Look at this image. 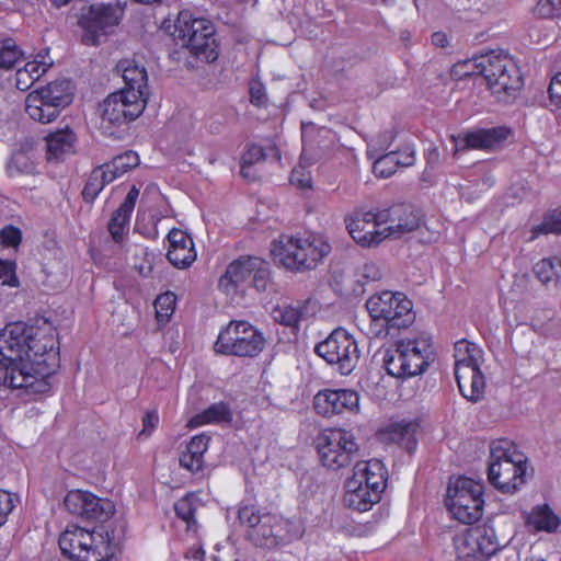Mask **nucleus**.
<instances>
[{"label": "nucleus", "instance_id": "1", "mask_svg": "<svg viewBox=\"0 0 561 561\" xmlns=\"http://www.w3.org/2000/svg\"><path fill=\"white\" fill-rule=\"evenodd\" d=\"M59 367L56 340L48 325L10 323L0 331V386L28 393L50 391V377Z\"/></svg>", "mask_w": 561, "mask_h": 561}, {"label": "nucleus", "instance_id": "2", "mask_svg": "<svg viewBox=\"0 0 561 561\" xmlns=\"http://www.w3.org/2000/svg\"><path fill=\"white\" fill-rule=\"evenodd\" d=\"M387 470L378 459L356 461L345 481L343 502L348 508L366 512L378 503L386 489Z\"/></svg>", "mask_w": 561, "mask_h": 561}, {"label": "nucleus", "instance_id": "3", "mask_svg": "<svg viewBox=\"0 0 561 561\" xmlns=\"http://www.w3.org/2000/svg\"><path fill=\"white\" fill-rule=\"evenodd\" d=\"M331 245L321 236L282 234L273 243L272 254L284 267L294 272L313 270L330 254Z\"/></svg>", "mask_w": 561, "mask_h": 561}, {"label": "nucleus", "instance_id": "4", "mask_svg": "<svg viewBox=\"0 0 561 561\" xmlns=\"http://www.w3.org/2000/svg\"><path fill=\"white\" fill-rule=\"evenodd\" d=\"M434 360V346L427 335L402 339L385 351L382 362L387 373L396 378L423 374Z\"/></svg>", "mask_w": 561, "mask_h": 561}, {"label": "nucleus", "instance_id": "5", "mask_svg": "<svg viewBox=\"0 0 561 561\" xmlns=\"http://www.w3.org/2000/svg\"><path fill=\"white\" fill-rule=\"evenodd\" d=\"M527 458L508 440L492 443L488 480L502 493H514L525 483Z\"/></svg>", "mask_w": 561, "mask_h": 561}, {"label": "nucleus", "instance_id": "6", "mask_svg": "<svg viewBox=\"0 0 561 561\" xmlns=\"http://www.w3.org/2000/svg\"><path fill=\"white\" fill-rule=\"evenodd\" d=\"M58 543L62 554L76 561H108L114 556L110 533L103 527L91 531L69 526L59 536Z\"/></svg>", "mask_w": 561, "mask_h": 561}, {"label": "nucleus", "instance_id": "7", "mask_svg": "<svg viewBox=\"0 0 561 561\" xmlns=\"http://www.w3.org/2000/svg\"><path fill=\"white\" fill-rule=\"evenodd\" d=\"M460 67L467 68L460 76L472 75L473 69H477L483 76L488 88L495 95L511 94L512 91L522 87L518 68L507 55L501 53L491 51L473 60H466L456 65V68Z\"/></svg>", "mask_w": 561, "mask_h": 561}, {"label": "nucleus", "instance_id": "8", "mask_svg": "<svg viewBox=\"0 0 561 561\" xmlns=\"http://www.w3.org/2000/svg\"><path fill=\"white\" fill-rule=\"evenodd\" d=\"M172 35L178 44L207 62L215 61L219 56L215 27L206 19H193L190 12L182 11Z\"/></svg>", "mask_w": 561, "mask_h": 561}, {"label": "nucleus", "instance_id": "9", "mask_svg": "<svg viewBox=\"0 0 561 561\" xmlns=\"http://www.w3.org/2000/svg\"><path fill=\"white\" fill-rule=\"evenodd\" d=\"M483 490L481 481L468 477L450 480L447 489L446 506L455 519L471 525L483 514Z\"/></svg>", "mask_w": 561, "mask_h": 561}, {"label": "nucleus", "instance_id": "10", "mask_svg": "<svg viewBox=\"0 0 561 561\" xmlns=\"http://www.w3.org/2000/svg\"><path fill=\"white\" fill-rule=\"evenodd\" d=\"M251 278V285L257 291H266L271 285L268 262L253 256L242 255L232 261L218 280V288L226 295H234Z\"/></svg>", "mask_w": 561, "mask_h": 561}, {"label": "nucleus", "instance_id": "11", "mask_svg": "<svg viewBox=\"0 0 561 561\" xmlns=\"http://www.w3.org/2000/svg\"><path fill=\"white\" fill-rule=\"evenodd\" d=\"M71 102L70 81H54L28 93L25 100V112L33 121L48 124L55 121L61 110Z\"/></svg>", "mask_w": 561, "mask_h": 561}, {"label": "nucleus", "instance_id": "12", "mask_svg": "<svg viewBox=\"0 0 561 561\" xmlns=\"http://www.w3.org/2000/svg\"><path fill=\"white\" fill-rule=\"evenodd\" d=\"M265 344L263 334L250 322L232 320L224 328L215 342L216 353L238 357H254Z\"/></svg>", "mask_w": 561, "mask_h": 561}, {"label": "nucleus", "instance_id": "13", "mask_svg": "<svg viewBox=\"0 0 561 561\" xmlns=\"http://www.w3.org/2000/svg\"><path fill=\"white\" fill-rule=\"evenodd\" d=\"M322 466L337 471L350 466L359 453L354 435L342 428L325 430L317 442Z\"/></svg>", "mask_w": 561, "mask_h": 561}, {"label": "nucleus", "instance_id": "14", "mask_svg": "<svg viewBox=\"0 0 561 561\" xmlns=\"http://www.w3.org/2000/svg\"><path fill=\"white\" fill-rule=\"evenodd\" d=\"M412 301L401 293L382 291L366 301V309L373 320L385 321L388 329L408 328L414 321Z\"/></svg>", "mask_w": 561, "mask_h": 561}, {"label": "nucleus", "instance_id": "15", "mask_svg": "<svg viewBox=\"0 0 561 561\" xmlns=\"http://www.w3.org/2000/svg\"><path fill=\"white\" fill-rule=\"evenodd\" d=\"M314 352L328 364L336 365L342 375H348L356 366L359 352L354 337L343 328L333 330Z\"/></svg>", "mask_w": 561, "mask_h": 561}, {"label": "nucleus", "instance_id": "16", "mask_svg": "<svg viewBox=\"0 0 561 561\" xmlns=\"http://www.w3.org/2000/svg\"><path fill=\"white\" fill-rule=\"evenodd\" d=\"M249 539L257 547L272 549L301 536L299 523L275 514H263L262 520L251 530Z\"/></svg>", "mask_w": 561, "mask_h": 561}, {"label": "nucleus", "instance_id": "17", "mask_svg": "<svg viewBox=\"0 0 561 561\" xmlns=\"http://www.w3.org/2000/svg\"><path fill=\"white\" fill-rule=\"evenodd\" d=\"M124 14V7L115 4L91 5L79 19L83 28L82 42L87 45H99L100 36L106 35L118 25Z\"/></svg>", "mask_w": 561, "mask_h": 561}, {"label": "nucleus", "instance_id": "18", "mask_svg": "<svg viewBox=\"0 0 561 561\" xmlns=\"http://www.w3.org/2000/svg\"><path fill=\"white\" fill-rule=\"evenodd\" d=\"M146 100L140 94H128V91H117L110 94L101 104L102 125L121 126L137 118L146 107Z\"/></svg>", "mask_w": 561, "mask_h": 561}, {"label": "nucleus", "instance_id": "19", "mask_svg": "<svg viewBox=\"0 0 561 561\" xmlns=\"http://www.w3.org/2000/svg\"><path fill=\"white\" fill-rule=\"evenodd\" d=\"M66 510L82 519L106 522L115 512L112 501L89 491L71 490L64 499Z\"/></svg>", "mask_w": 561, "mask_h": 561}, {"label": "nucleus", "instance_id": "20", "mask_svg": "<svg viewBox=\"0 0 561 561\" xmlns=\"http://www.w3.org/2000/svg\"><path fill=\"white\" fill-rule=\"evenodd\" d=\"M379 211H358L345 218L346 229L352 239L363 248H374L388 237L383 222L379 220Z\"/></svg>", "mask_w": 561, "mask_h": 561}, {"label": "nucleus", "instance_id": "21", "mask_svg": "<svg viewBox=\"0 0 561 561\" xmlns=\"http://www.w3.org/2000/svg\"><path fill=\"white\" fill-rule=\"evenodd\" d=\"M313 409L323 417L359 411V396L348 389H322L313 397Z\"/></svg>", "mask_w": 561, "mask_h": 561}, {"label": "nucleus", "instance_id": "22", "mask_svg": "<svg viewBox=\"0 0 561 561\" xmlns=\"http://www.w3.org/2000/svg\"><path fill=\"white\" fill-rule=\"evenodd\" d=\"M378 217L386 225L388 237L394 239L415 231L422 222L420 214L408 204H397L379 210Z\"/></svg>", "mask_w": 561, "mask_h": 561}, {"label": "nucleus", "instance_id": "23", "mask_svg": "<svg viewBox=\"0 0 561 561\" xmlns=\"http://www.w3.org/2000/svg\"><path fill=\"white\" fill-rule=\"evenodd\" d=\"M511 130L504 126L478 129L455 138L456 152L467 149H494L510 136Z\"/></svg>", "mask_w": 561, "mask_h": 561}, {"label": "nucleus", "instance_id": "24", "mask_svg": "<svg viewBox=\"0 0 561 561\" xmlns=\"http://www.w3.org/2000/svg\"><path fill=\"white\" fill-rule=\"evenodd\" d=\"M168 240L170 244L167 256L173 266L185 268L196 260L193 239L185 231L173 228L168 233Z\"/></svg>", "mask_w": 561, "mask_h": 561}, {"label": "nucleus", "instance_id": "25", "mask_svg": "<svg viewBox=\"0 0 561 561\" xmlns=\"http://www.w3.org/2000/svg\"><path fill=\"white\" fill-rule=\"evenodd\" d=\"M117 70L122 72L125 87L122 91L128 94H140L141 99L148 101V75L146 68L135 59H123L117 64Z\"/></svg>", "mask_w": 561, "mask_h": 561}, {"label": "nucleus", "instance_id": "26", "mask_svg": "<svg viewBox=\"0 0 561 561\" xmlns=\"http://www.w3.org/2000/svg\"><path fill=\"white\" fill-rule=\"evenodd\" d=\"M138 196L139 188L133 185L123 203L112 214V217L107 224V230L116 243H121L124 240V236L129 229L130 217Z\"/></svg>", "mask_w": 561, "mask_h": 561}, {"label": "nucleus", "instance_id": "27", "mask_svg": "<svg viewBox=\"0 0 561 561\" xmlns=\"http://www.w3.org/2000/svg\"><path fill=\"white\" fill-rule=\"evenodd\" d=\"M455 370L456 381L460 393L471 402H478L484 393V377L476 366H457Z\"/></svg>", "mask_w": 561, "mask_h": 561}, {"label": "nucleus", "instance_id": "28", "mask_svg": "<svg viewBox=\"0 0 561 561\" xmlns=\"http://www.w3.org/2000/svg\"><path fill=\"white\" fill-rule=\"evenodd\" d=\"M210 437L206 434H198L191 438L186 448L180 455V466L191 472H198L203 469L204 454L208 449Z\"/></svg>", "mask_w": 561, "mask_h": 561}, {"label": "nucleus", "instance_id": "29", "mask_svg": "<svg viewBox=\"0 0 561 561\" xmlns=\"http://www.w3.org/2000/svg\"><path fill=\"white\" fill-rule=\"evenodd\" d=\"M76 141L75 133L68 127L50 133L46 137L47 159L49 161L60 160L75 152Z\"/></svg>", "mask_w": 561, "mask_h": 561}, {"label": "nucleus", "instance_id": "30", "mask_svg": "<svg viewBox=\"0 0 561 561\" xmlns=\"http://www.w3.org/2000/svg\"><path fill=\"white\" fill-rule=\"evenodd\" d=\"M469 541L478 547L483 560L493 556L501 548L494 527L488 524L470 528Z\"/></svg>", "mask_w": 561, "mask_h": 561}, {"label": "nucleus", "instance_id": "31", "mask_svg": "<svg viewBox=\"0 0 561 561\" xmlns=\"http://www.w3.org/2000/svg\"><path fill=\"white\" fill-rule=\"evenodd\" d=\"M419 430V423L416 421H400L390 424L386 434L388 439L402 446L409 453H413L416 447L415 434Z\"/></svg>", "mask_w": 561, "mask_h": 561}, {"label": "nucleus", "instance_id": "32", "mask_svg": "<svg viewBox=\"0 0 561 561\" xmlns=\"http://www.w3.org/2000/svg\"><path fill=\"white\" fill-rule=\"evenodd\" d=\"M526 525L534 531L553 533L560 525V518L548 505H539L528 514Z\"/></svg>", "mask_w": 561, "mask_h": 561}, {"label": "nucleus", "instance_id": "33", "mask_svg": "<svg viewBox=\"0 0 561 561\" xmlns=\"http://www.w3.org/2000/svg\"><path fill=\"white\" fill-rule=\"evenodd\" d=\"M113 181V175L108 174L103 165L95 168L82 190L83 199L89 203L93 202L101 191Z\"/></svg>", "mask_w": 561, "mask_h": 561}, {"label": "nucleus", "instance_id": "34", "mask_svg": "<svg viewBox=\"0 0 561 561\" xmlns=\"http://www.w3.org/2000/svg\"><path fill=\"white\" fill-rule=\"evenodd\" d=\"M232 414L230 408L225 402H217L208 407L202 413L195 415L191 421V426H201L207 423L230 422Z\"/></svg>", "mask_w": 561, "mask_h": 561}, {"label": "nucleus", "instance_id": "35", "mask_svg": "<svg viewBox=\"0 0 561 561\" xmlns=\"http://www.w3.org/2000/svg\"><path fill=\"white\" fill-rule=\"evenodd\" d=\"M534 273L545 285L558 284L561 280V257L551 256L540 260L534 266Z\"/></svg>", "mask_w": 561, "mask_h": 561}, {"label": "nucleus", "instance_id": "36", "mask_svg": "<svg viewBox=\"0 0 561 561\" xmlns=\"http://www.w3.org/2000/svg\"><path fill=\"white\" fill-rule=\"evenodd\" d=\"M198 508L197 499L194 495H185L174 504L176 516L186 525V530L196 533L197 522L195 518Z\"/></svg>", "mask_w": 561, "mask_h": 561}, {"label": "nucleus", "instance_id": "37", "mask_svg": "<svg viewBox=\"0 0 561 561\" xmlns=\"http://www.w3.org/2000/svg\"><path fill=\"white\" fill-rule=\"evenodd\" d=\"M481 359V350L467 340H460L455 344V368L457 366H476Z\"/></svg>", "mask_w": 561, "mask_h": 561}, {"label": "nucleus", "instance_id": "38", "mask_svg": "<svg viewBox=\"0 0 561 561\" xmlns=\"http://www.w3.org/2000/svg\"><path fill=\"white\" fill-rule=\"evenodd\" d=\"M139 164V157L136 152L129 150L113 158L112 161L102 164L108 174L113 175V180L122 176L133 168Z\"/></svg>", "mask_w": 561, "mask_h": 561}, {"label": "nucleus", "instance_id": "39", "mask_svg": "<svg viewBox=\"0 0 561 561\" xmlns=\"http://www.w3.org/2000/svg\"><path fill=\"white\" fill-rule=\"evenodd\" d=\"M7 171L10 176L33 173L35 163L30 150L21 148L14 151L7 164Z\"/></svg>", "mask_w": 561, "mask_h": 561}, {"label": "nucleus", "instance_id": "40", "mask_svg": "<svg viewBox=\"0 0 561 561\" xmlns=\"http://www.w3.org/2000/svg\"><path fill=\"white\" fill-rule=\"evenodd\" d=\"M47 70L45 64L37 61H28L22 69L16 71V85L19 89L24 90L30 87L31 83L38 80Z\"/></svg>", "mask_w": 561, "mask_h": 561}, {"label": "nucleus", "instance_id": "41", "mask_svg": "<svg viewBox=\"0 0 561 561\" xmlns=\"http://www.w3.org/2000/svg\"><path fill=\"white\" fill-rule=\"evenodd\" d=\"M23 57V51L14 39L4 38L0 41V69H12Z\"/></svg>", "mask_w": 561, "mask_h": 561}, {"label": "nucleus", "instance_id": "42", "mask_svg": "<svg viewBox=\"0 0 561 561\" xmlns=\"http://www.w3.org/2000/svg\"><path fill=\"white\" fill-rule=\"evenodd\" d=\"M457 557L466 561H484L480 556V550L476 545L469 541V529L463 534L457 535L454 539Z\"/></svg>", "mask_w": 561, "mask_h": 561}, {"label": "nucleus", "instance_id": "43", "mask_svg": "<svg viewBox=\"0 0 561 561\" xmlns=\"http://www.w3.org/2000/svg\"><path fill=\"white\" fill-rule=\"evenodd\" d=\"M394 152L390 151L388 153L382 154L378 159L375 160L373 164V172L378 178H390L396 173L398 167V160Z\"/></svg>", "mask_w": 561, "mask_h": 561}, {"label": "nucleus", "instance_id": "44", "mask_svg": "<svg viewBox=\"0 0 561 561\" xmlns=\"http://www.w3.org/2000/svg\"><path fill=\"white\" fill-rule=\"evenodd\" d=\"M176 297L173 293L159 295L154 300L156 317L158 321H168L175 310Z\"/></svg>", "mask_w": 561, "mask_h": 561}, {"label": "nucleus", "instance_id": "45", "mask_svg": "<svg viewBox=\"0 0 561 561\" xmlns=\"http://www.w3.org/2000/svg\"><path fill=\"white\" fill-rule=\"evenodd\" d=\"M274 312L275 319L287 327H296L302 317V309L299 306H284Z\"/></svg>", "mask_w": 561, "mask_h": 561}, {"label": "nucleus", "instance_id": "46", "mask_svg": "<svg viewBox=\"0 0 561 561\" xmlns=\"http://www.w3.org/2000/svg\"><path fill=\"white\" fill-rule=\"evenodd\" d=\"M0 282L3 286L19 287L15 261L0 259Z\"/></svg>", "mask_w": 561, "mask_h": 561}, {"label": "nucleus", "instance_id": "47", "mask_svg": "<svg viewBox=\"0 0 561 561\" xmlns=\"http://www.w3.org/2000/svg\"><path fill=\"white\" fill-rule=\"evenodd\" d=\"M18 502L19 496L16 494L0 489V527L8 522V517Z\"/></svg>", "mask_w": 561, "mask_h": 561}, {"label": "nucleus", "instance_id": "48", "mask_svg": "<svg viewBox=\"0 0 561 561\" xmlns=\"http://www.w3.org/2000/svg\"><path fill=\"white\" fill-rule=\"evenodd\" d=\"M535 13L543 19L561 18V0H538Z\"/></svg>", "mask_w": 561, "mask_h": 561}, {"label": "nucleus", "instance_id": "49", "mask_svg": "<svg viewBox=\"0 0 561 561\" xmlns=\"http://www.w3.org/2000/svg\"><path fill=\"white\" fill-rule=\"evenodd\" d=\"M357 282L366 284L368 282H377L382 277V272L375 262H366L357 270Z\"/></svg>", "mask_w": 561, "mask_h": 561}, {"label": "nucleus", "instance_id": "50", "mask_svg": "<svg viewBox=\"0 0 561 561\" xmlns=\"http://www.w3.org/2000/svg\"><path fill=\"white\" fill-rule=\"evenodd\" d=\"M262 515L253 505H241L238 510V518L241 524L247 525L249 530L253 529L262 520Z\"/></svg>", "mask_w": 561, "mask_h": 561}, {"label": "nucleus", "instance_id": "51", "mask_svg": "<svg viewBox=\"0 0 561 561\" xmlns=\"http://www.w3.org/2000/svg\"><path fill=\"white\" fill-rule=\"evenodd\" d=\"M22 241V231L12 225H8L0 230V242L8 248L16 249Z\"/></svg>", "mask_w": 561, "mask_h": 561}, {"label": "nucleus", "instance_id": "52", "mask_svg": "<svg viewBox=\"0 0 561 561\" xmlns=\"http://www.w3.org/2000/svg\"><path fill=\"white\" fill-rule=\"evenodd\" d=\"M186 558L194 561H232L221 549L216 548L215 552L205 557V552L201 548H192L186 552Z\"/></svg>", "mask_w": 561, "mask_h": 561}, {"label": "nucleus", "instance_id": "53", "mask_svg": "<svg viewBox=\"0 0 561 561\" xmlns=\"http://www.w3.org/2000/svg\"><path fill=\"white\" fill-rule=\"evenodd\" d=\"M266 156L267 153L263 147L253 144L250 145L247 151L243 153L241 162L252 167L256 162L265 160Z\"/></svg>", "mask_w": 561, "mask_h": 561}, {"label": "nucleus", "instance_id": "54", "mask_svg": "<svg viewBox=\"0 0 561 561\" xmlns=\"http://www.w3.org/2000/svg\"><path fill=\"white\" fill-rule=\"evenodd\" d=\"M397 156L398 167L407 168L415 163V149L412 145H405L399 150L393 151Z\"/></svg>", "mask_w": 561, "mask_h": 561}, {"label": "nucleus", "instance_id": "55", "mask_svg": "<svg viewBox=\"0 0 561 561\" xmlns=\"http://www.w3.org/2000/svg\"><path fill=\"white\" fill-rule=\"evenodd\" d=\"M548 93L551 104L561 108V71L551 79Z\"/></svg>", "mask_w": 561, "mask_h": 561}, {"label": "nucleus", "instance_id": "56", "mask_svg": "<svg viewBox=\"0 0 561 561\" xmlns=\"http://www.w3.org/2000/svg\"><path fill=\"white\" fill-rule=\"evenodd\" d=\"M290 182L300 188L311 187V179L309 174L305 173L304 169H294L290 174Z\"/></svg>", "mask_w": 561, "mask_h": 561}, {"label": "nucleus", "instance_id": "57", "mask_svg": "<svg viewBox=\"0 0 561 561\" xmlns=\"http://www.w3.org/2000/svg\"><path fill=\"white\" fill-rule=\"evenodd\" d=\"M159 415L156 410L148 411L142 417V431L140 434H147L148 436L158 426Z\"/></svg>", "mask_w": 561, "mask_h": 561}, {"label": "nucleus", "instance_id": "58", "mask_svg": "<svg viewBox=\"0 0 561 561\" xmlns=\"http://www.w3.org/2000/svg\"><path fill=\"white\" fill-rule=\"evenodd\" d=\"M553 228H551V225L548 219V215L543 218L542 222L533 227L531 234L528 238V241L531 242L535 239H537L540 234H548L552 233Z\"/></svg>", "mask_w": 561, "mask_h": 561}, {"label": "nucleus", "instance_id": "59", "mask_svg": "<svg viewBox=\"0 0 561 561\" xmlns=\"http://www.w3.org/2000/svg\"><path fill=\"white\" fill-rule=\"evenodd\" d=\"M548 219L551 228H553L552 233H561V213L549 214Z\"/></svg>", "mask_w": 561, "mask_h": 561}, {"label": "nucleus", "instance_id": "60", "mask_svg": "<svg viewBox=\"0 0 561 561\" xmlns=\"http://www.w3.org/2000/svg\"><path fill=\"white\" fill-rule=\"evenodd\" d=\"M432 43H433V45H435L437 47L444 48L448 45L447 35L443 32H435L432 35Z\"/></svg>", "mask_w": 561, "mask_h": 561}, {"label": "nucleus", "instance_id": "61", "mask_svg": "<svg viewBox=\"0 0 561 561\" xmlns=\"http://www.w3.org/2000/svg\"><path fill=\"white\" fill-rule=\"evenodd\" d=\"M250 168H251V165H248V164L241 162L240 173L243 178H245L248 180H253V175L250 172Z\"/></svg>", "mask_w": 561, "mask_h": 561}, {"label": "nucleus", "instance_id": "62", "mask_svg": "<svg viewBox=\"0 0 561 561\" xmlns=\"http://www.w3.org/2000/svg\"><path fill=\"white\" fill-rule=\"evenodd\" d=\"M70 0H55L54 4L56 8H60L62 5H66Z\"/></svg>", "mask_w": 561, "mask_h": 561}, {"label": "nucleus", "instance_id": "63", "mask_svg": "<svg viewBox=\"0 0 561 561\" xmlns=\"http://www.w3.org/2000/svg\"><path fill=\"white\" fill-rule=\"evenodd\" d=\"M382 137L385 138V142H391L394 138L392 133H387Z\"/></svg>", "mask_w": 561, "mask_h": 561}, {"label": "nucleus", "instance_id": "64", "mask_svg": "<svg viewBox=\"0 0 561 561\" xmlns=\"http://www.w3.org/2000/svg\"><path fill=\"white\" fill-rule=\"evenodd\" d=\"M251 102L254 103V104H260V98L259 96H255V93L252 91L251 92Z\"/></svg>", "mask_w": 561, "mask_h": 561}]
</instances>
